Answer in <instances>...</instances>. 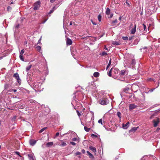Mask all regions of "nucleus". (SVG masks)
Listing matches in <instances>:
<instances>
[{
    "label": "nucleus",
    "mask_w": 160,
    "mask_h": 160,
    "mask_svg": "<svg viewBox=\"0 0 160 160\" xmlns=\"http://www.w3.org/2000/svg\"><path fill=\"white\" fill-rule=\"evenodd\" d=\"M108 100L107 98H102L99 101V103L103 105H106L108 103Z\"/></svg>",
    "instance_id": "1"
},
{
    "label": "nucleus",
    "mask_w": 160,
    "mask_h": 160,
    "mask_svg": "<svg viewBox=\"0 0 160 160\" xmlns=\"http://www.w3.org/2000/svg\"><path fill=\"white\" fill-rule=\"evenodd\" d=\"M127 72L126 70H122L121 71L120 73L118 75V76L117 78H118L119 80H123L121 78H119L122 77V78L124 77L125 74Z\"/></svg>",
    "instance_id": "2"
},
{
    "label": "nucleus",
    "mask_w": 160,
    "mask_h": 160,
    "mask_svg": "<svg viewBox=\"0 0 160 160\" xmlns=\"http://www.w3.org/2000/svg\"><path fill=\"white\" fill-rule=\"evenodd\" d=\"M41 2L39 1L36 2L34 5L33 9L34 10H38L40 6Z\"/></svg>",
    "instance_id": "3"
},
{
    "label": "nucleus",
    "mask_w": 160,
    "mask_h": 160,
    "mask_svg": "<svg viewBox=\"0 0 160 160\" xmlns=\"http://www.w3.org/2000/svg\"><path fill=\"white\" fill-rule=\"evenodd\" d=\"M13 77L17 79V82L20 83L21 82V80L20 79L19 74L18 73H15L13 74Z\"/></svg>",
    "instance_id": "4"
},
{
    "label": "nucleus",
    "mask_w": 160,
    "mask_h": 160,
    "mask_svg": "<svg viewBox=\"0 0 160 160\" xmlns=\"http://www.w3.org/2000/svg\"><path fill=\"white\" fill-rule=\"evenodd\" d=\"M137 106L134 104H131L129 105V110H132L137 107Z\"/></svg>",
    "instance_id": "5"
},
{
    "label": "nucleus",
    "mask_w": 160,
    "mask_h": 160,
    "mask_svg": "<svg viewBox=\"0 0 160 160\" xmlns=\"http://www.w3.org/2000/svg\"><path fill=\"white\" fill-rule=\"evenodd\" d=\"M129 124V122H128L126 124L123 123L122 125V128L124 129H127L128 127Z\"/></svg>",
    "instance_id": "6"
},
{
    "label": "nucleus",
    "mask_w": 160,
    "mask_h": 160,
    "mask_svg": "<svg viewBox=\"0 0 160 160\" xmlns=\"http://www.w3.org/2000/svg\"><path fill=\"white\" fill-rule=\"evenodd\" d=\"M153 125L154 127H156L158 125V124L159 122V119L157 118L156 120L154 119L153 120Z\"/></svg>",
    "instance_id": "7"
},
{
    "label": "nucleus",
    "mask_w": 160,
    "mask_h": 160,
    "mask_svg": "<svg viewBox=\"0 0 160 160\" xmlns=\"http://www.w3.org/2000/svg\"><path fill=\"white\" fill-rule=\"evenodd\" d=\"M66 43L67 45H71L72 44V41L71 39L68 38L66 40Z\"/></svg>",
    "instance_id": "8"
},
{
    "label": "nucleus",
    "mask_w": 160,
    "mask_h": 160,
    "mask_svg": "<svg viewBox=\"0 0 160 160\" xmlns=\"http://www.w3.org/2000/svg\"><path fill=\"white\" fill-rule=\"evenodd\" d=\"M36 141L34 139H30L29 141V143L32 146H34L36 143Z\"/></svg>",
    "instance_id": "9"
},
{
    "label": "nucleus",
    "mask_w": 160,
    "mask_h": 160,
    "mask_svg": "<svg viewBox=\"0 0 160 160\" xmlns=\"http://www.w3.org/2000/svg\"><path fill=\"white\" fill-rule=\"evenodd\" d=\"M28 156L30 160H35L33 155L32 154H28Z\"/></svg>",
    "instance_id": "10"
},
{
    "label": "nucleus",
    "mask_w": 160,
    "mask_h": 160,
    "mask_svg": "<svg viewBox=\"0 0 160 160\" xmlns=\"http://www.w3.org/2000/svg\"><path fill=\"white\" fill-rule=\"evenodd\" d=\"M136 26H137L136 24H135L134 28H133L131 30V33L134 34L135 33L136 31Z\"/></svg>",
    "instance_id": "11"
},
{
    "label": "nucleus",
    "mask_w": 160,
    "mask_h": 160,
    "mask_svg": "<svg viewBox=\"0 0 160 160\" xmlns=\"http://www.w3.org/2000/svg\"><path fill=\"white\" fill-rule=\"evenodd\" d=\"M58 145L62 147L65 146L67 145L66 143L62 141H61L60 142L58 143Z\"/></svg>",
    "instance_id": "12"
},
{
    "label": "nucleus",
    "mask_w": 160,
    "mask_h": 160,
    "mask_svg": "<svg viewBox=\"0 0 160 160\" xmlns=\"http://www.w3.org/2000/svg\"><path fill=\"white\" fill-rule=\"evenodd\" d=\"M27 80L28 83L29 84H30L32 81V78L31 77L29 76H28L27 77Z\"/></svg>",
    "instance_id": "13"
},
{
    "label": "nucleus",
    "mask_w": 160,
    "mask_h": 160,
    "mask_svg": "<svg viewBox=\"0 0 160 160\" xmlns=\"http://www.w3.org/2000/svg\"><path fill=\"white\" fill-rule=\"evenodd\" d=\"M89 148L94 153L96 152V149L95 147H93L92 146H90L89 147Z\"/></svg>",
    "instance_id": "14"
},
{
    "label": "nucleus",
    "mask_w": 160,
    "mask_h": 160,
    "mask_svg": "<svg viewBox=\"0 0 160 160\" xmlns=\"http://www.w3.org/2000/svg\"><path fill=\"white\" fill-rule=\"evenodd\" d=\"M138 127H133L129 131L130 132H134L138 129Z\"/></svg>",
    "instance_id": "15"
},
{
    "label": "nucleus",
    "mask_w": 160,
    "mask_h": 160,
    "mask_svg": "<svg viewBox=\"0 0 160 160\" xmlns=\"http://www.w3.org/2000/svg\"><path fill=\"white\" fill-rule=\"evenodd\" d=\"M53 143L52 142H48L46 143V146L47 147H50L53 145Z\"/></svg>",
    "instance_id": "16"
},
{
    "label": "nucleus",
    "mask_w": 160,
    "mask_h": 160,
    "mask_svg": "<svg viewBox=\"0 0 160 160\" xmlns=\"http://www.w3.org/2000/svg\"><path fill=\"white\" fill-rule=\"evenodd\" d=\"M112 44L115 45H118L120 44V43L119 42L114 41L112 42Z\"/></svg>",
    "instance_id": "17"
},
{
    "label": "nucleus",
    "mask_w": 160,
    "mask_h": 160,
    "mask_svg": "<svg viewBox=\"0 0 160 160\" xmlns=\"http://www.w3.org/2000/svg\"><path fill=\"white\" fill-rule=\"evenodd\" d=\"M113 72L114 73V74L116 75L117 74H118L119 72V70L118 68H114V70L113 71Z\"/></svg>",
    "instance_id": "18"
},
{
    "label": "nucleus",
    "mask_w": 160,
    "mask_h": 160,
    "mask_svg": "<svg viewBox=\"0 0 160 160\" xmlns=\"http://www.w3.org/2000/svg\"><path fill=\"white\" fill-rule=\"evenodd\" d=\"M93 76L97 78L99 76V73L98 72H95L93 73Z\"/></svg>",
    "instance_id": "19"
},
{
    "label": "nucleus",
    "mask_w": 160,
    "mask_h": 160,
    "mask_svg": "<svg viewBox=\"0 0 160 160\" xmlns=\"http://www.w3.org/2000/svg\"><path fill=\"white\" fill-rule=\"evenodd\" d=\"M32 67V65H30L28 66L27 67H26V72H28L31 68Z\"/></svg>",
    "instance_id": "20"
},
{
    "label": "nucleus",
    "mask_w": 160,
    "mask_h": 160,
    "mask_svg": "<svg viewBox=\"0 0 160 160\" xmlns=\"http://www.w3.org/2000/svg\"><path fill=\"white\" fill-rule=\"evenodd\" d=\"M117 22V20L116 19L112 21L111 23L112 26H114L115 25V23H116Z\"/></svg>",
    "instance_id": "21"
},
{
    "label": "nucleus",
    "mask_w": 160,
    "mask_h": 160,
    "mask_svg": "<svg viewBox=\"0 0 160 160\" xmlns=\"http://www.w3.org/2000/svg\"><path fill=\"white\" fill-rule=\"evenodd\" d=\"M106 13L107 15H109L110 13V9L109 8H107L106 11Z\"/></svg>",
    "instance_id": "22"
},
{
    "label": "nucleus",
    "mask_w": 160,
    "mask_h": 160,
    "mask_svg": "<svg viewBox=\"0 0 160 160\" xmlns=\"http://www.w3.org/2000/svg\"><path fill=\"white\" fill-rule=\"evenodd\" d=\"M87 153L89 156L90 158H93V156L91 153H90L88 151H87Z\"/></svg>",
    "instance_id": "23"
},
{
    "label": "nucleus",
    "mask_w": 160,
    "mask_h": 160,
    "mask_svg": "<svg viewBox=\"0 0 160 160\" xmlns=\"http://www.w3.org/2000/svg\"><path fill=\"white\" fill-rule=\"evenodd\" d=\"M36 48L37 50L39 52H40L41 49V47L39 46H36Z\"/></svg>",
    "instance_id": "24"
},
{
    "label": "nucleus",
    "mask_w": 160,
    "mask_h": 160,
    "mask_svg": "<svg viewBox=\"0 0 160 160\" xmlns=\"http://www.w3.org/2000/svg\"><path fill=\"white\" fill-rule=\"evenodd\" d=\"M139 41V39L138 38L134 40V43L135 44H137Z\"/></svg>",
    "instance_id": "25"
},
{
    "label": "nucleus",
    "mask_w": 160,
    "mask_h": 160,
    "mask_svg": "<svg viewBox=\"0 0 160 160\" xmlns=\"http://www.w3.org/2000/svg\"><path fill=\"white\" fill-rule=\"evenodd\" d=\"M136 63L135 59H133L132 60V62L131 63V65L133 66L135 65Z\"/></svg>",
    "instance_id": "26"
},
{
    "label": "nucleus",
    "mask_w": 160,
    "mask_h": 160,
    "mask_svg": "<svg viewBox=\"0 0 160 160\" xmlns=\"http://www.w3.org/2000/svg\"><path fill=\"white\" fill-rule=\"evenodd\" d=\"M117 115L120 119L121 118V113L120 112H118L117 113Z\"/></svg>",
    "instance_id": "27"
},
{
    "label": "nucleus",
    "mask_w": 160,
    "mask_h": 160,
    "mask_svg": "<svg viewBox=\"0 0 160 160\" xmlns=\"http://www.w3.org/2000/svg\"><path fill=\"white\" fill-rule=\"evenodd\" d=\"M84 129L85 131L87 132H88L90 131V128H88L86 126H84Z\"/></svg>",
    "instance_id": "28"
},
{
    "label": "nucleus",
    "mask_w": 160,
    "mask_h": 160,
    "mask_svg": "<svg viewBox=\"0 0 160 160\" xmlns=\"http://www.w3.org/2000/svg\"><path fill=\"white\" fill-rule=\"evenodd\" d=\"M112 68L108 73V75L109 77H111L112 76Z\"/></svg>",
    "instance_id": "29"
},
{
    "label": "nucleus",
    "mask_w": 160,
    "mask_h": 160,
    "mask_svg": "<svg viewBox=\"0 0 160 160\" xmlns=\"http://www.w3.org/2000/svg\"><path fill=\"white\" fill-rule=\"evenodd\" d=\"M111 59H110V60L109 61L108 64V65L107 66V68H106V69L107 70L109 67L110 66V65L111 64Z\"/></svg>",
    "instance_id": "30"
},
{
    "label": "nucleus",
    "mask_w": 160,
    "mask_h": 160,
    "mask_svg": "<svg viewBox=\"0 0 160 160\" xmlns=\"http://www.w3.org/2000/svg\"><path fill=\"white\" fill-rule=\"evenodd\" d=\"M98 19L99 22H101L102 20V16L100 14L98 16Z\"/></svg>",
    "instance_id": "31"
},
{
    "label": "nucleus",
    "mask_w": 160,
    "mask_h": 160,
    "mask_svg": "<svg viewBox=\"0 0 160 160\" xmlns=\"http://www.w3.org/2000/svg\"><path fill=\"white\" fill-rule=\"evenodd\" d=\"M133 95L134 94L133 93H131L130 94H129L128 95H127V96L129 98H132V97L133 96Z\"/></svg>",
    "instance_id": "32"
},
{
    "label": "nucleus",
    "mask_w": 160,
    "mask_h": 160,
    "mask_svg": "<svg viewBox=\"0 0 160 160\" xmlns=\"http://www.w3.org/2000/svg\"><path fill=\"white\" fill-rule=\"evenodd\" d=\"M38 83L37 82H34L33 83V86L37 88H38Z\"/></svg>",
    "instance_id": "33"
},
{
    "label": "nucleus",
    "mask_w": 160,
    "mask_h": 160,
    "mask_svg": "<svg viewBox=\"0 0 160 160\" xmlns=\"http://www.w3.org/2000/svg\"><path fill=\"white\" fill-rule=\"evenodd\" d=\"M47 128H43L41 129L39 131V133H41L43 131H44Z\"/></svg>",
    "instance_id": "34"
},
{
    "label": "nucleus",
    "mask_w": 160,
    "mask_h": 160,
    "mask_svg": "<svg viewBox=\"0 0 160 160\" xmlns=\"http://www.w3.org/2000/svg\"><path fill=\"white\" fill-rule=\"evenodd\" d=\"M99 123H101L102 125V119H100L98 122Z\"/></svg>",
    "instance_id": "35"
},
{
    "label": "nucleus",
    "mask_w": 160,
    "mask_h": 160,
    "mask_svg": "<svg viewBox=\"0 0 160 160\" xmlns=\"http://www.w3.org/2000/svg\"><path fill=\"white\" fill-rule=\"evenodd\" d=\"M107 54V53L106 52H105V51H104V52H102V53L100 55L102 56H104L105 55H106Z\"/></svg>",
    "instance_id": "36"
},
{
    "label": "nucleus",
    "mask_w": 160,
    "mask_h": 160,
    "mask_svg": "<svg viewBox=\"0 0 160 160\" xmlns=\"http://www.w3.org/2000/svg\"><path fill=\"white\" fill-rule=\"evenodd\" d=\"M24 49H23L20 52V55H22L24 53Z\"/></svg>",
    "instance_id": "37"
},
{
    "label": "nucleus",
    "mask_w": 160,
    "mask_h": 160,
    "mask_svg": "<svg viewBox=\"0 0 160 160\" xmlns=\"http://www.w3.org/2000/svg\"><path fill=\"white\" fill-rule=\"evenodd\" d=\"M91 136L92 137H93V138H97L98 137L97 135H95L94 134H93V133L91 134Z\"/></svg>",
    "instance_id": "38"
},
{
    "label": "nucleus",
    "mask_w": 160,
    "mask_h": 160,
    "mask_svg": "<svg viewBox=\"0 0 160 160\" xmlns=\"http://www.w3.org/2000/svg\"><path fill=\"white\" fill-rule=\"evenodd\" d=\"M122 38L124 40H127L128 39L127 37H123Z\"/></svg>",
    "instance_id": "39"
},
{
    "label": "nucleus",
    "mask_w": 160,
    "mask_h": 160,
    "mask_svg": "<svg viewBox=\"0 0 160 160\" xmlns=\"http://www.w3.org/2000/svg\"><path fill=\"white\" fill-rule=\"evenodd\" d=\"M19 58L21 60H22V61H24V58L23 57L22 55H20Z\"/></svg>",
    "instance_id": "40"
},
{
    "label": "nucleus",
    "mask_w": 160,
    "mask_h": 160,
    "mask_svg": "<svg viewBox=\"0 0 160 160\" xmlns=\"http://www.w3.org/2000/svg\"><path fill=\"white\" fill-rule=\"evenodd\" d=\"M70 143L72 145L75 146L76 145V144L75 142H70Z\"/></svg>",
    "instance_id": "41"
},
{
    "label": "nucleus",
    "mask_w": 160,
    "mask_h": 160,
    "mask_svg": "<svg viewBox=\"0 0 160 160\" xmlns=\"http://www.w3.org/2000/svg\"><path fill=\"white\" fill-rule=\"evenodd\" d=\"M12 9V8L10 6H8L7 8V10L8 11L11 10Z\"/></svg>",
    "instance_id": "42"
},
{
    "label": "nucleus",
    "mask_w": 160,
    "mask_h": 160,
    "mask_svg": "<svg viewBox=\"0 0 160 160\" xmlns=\"http://www.w3.org/2000/svg\"><path fill=\"white\" fill-rule=\"evenodd\" d=\"M81 154V153L80 152H76V153H75V155H80Z\"/></svg>",
    "instance_id": "43"
},
{
    "label": "nucleus",
    "mask_w": 160,
    "mask_h": 160,
    "mask_svg": "<svg viewBox=\"0 0 160 160\" xmlns=\"http://www.w3.org/2000/svg\"><path fill=\"white\" fill-rule=\"evenodd\" d=\"M72 140L73 141H76L77 140V138H73L72 139Z\"/></svg>",
    "instance_id": "44"
},
{
    "label": "nucleus",
    "mask_w": 160,
    "mask_h": 160,
    "mask_svg": "<svg viewBox=\"0 0 160 160\" xmlns=\"http://www.w3.org/2000/svg\"><path fill=\"white\" fill-rule=\"evenodd\" d=\"M41 37L39 39V40L38 41V42L37 43L38 44H40L41 43Z\"/></svg>",
    "instance_id": "45"
},
{
    "label": "nucleus",
    "mask_w": 160,
    "mask_h": 160,
    "mask_svg": "<svg viewBox=\"0 0 160 160\" xmlns=\"http://www.w3.org/2000/svg\"><path fill=\"white\" fill-rule=\"evenodd\" d=\"M155 89V88H152V89H151L148 92H152L153 91V90Z\"/></svg>",
    "instance_id": "46"
},
{
    "label": "nucleus",
    "mask_w": 160,
    "mask_h": 160,
    "mask_svg": "<svg viewBox=\"0 0 160 160\" xmlns=\"http://www.w3.org/2000/svg\"><path fill=\"white\" fill-rule=\"evenodd\" d=\"M12 91H13L14 92H16L17 91V90L15 89H12L11 91H10V92H11Z\"/></svg>",
    "instance_id": "47"
},
{
    "label": "nucleus",
    "mask_w": 160,
    "mask_h": 160,
    "mask_svg": "<svg viewBox=\"0 0 160 160\" xmlns=\"http://www.w3.org/2000/svg\"><path fill=\"white\" fill-rule=\"evenodd\" d=\"M24 19L23 18H20V21L21 22H23V19Z\"/></svg>",
    "instance_id": "48"
},
{
    "label": "nucleus",
    "mask_w": 160,
    "mask_h": 160,
    "mask_svg": "<svg viewBox=\"0 0 160 160\" xmlns=\"http://www.w3.org/2000/svg\"><path fill=\"white\" fill-rule=\"evenodd\" d=\"M143 26L144 30V31H145L146 29V25L144 24H143Z\"/></svg>",
    "instance_id": "49"
},
{
    "label": "nucleus",
    "mask_w": 160,
    "mask_h": 160,
    "mask_svg": "<svg viewBox=\"0 0 160 160\" xmlns=\"http://www.w3.org/2000/svg\"><path fill=\"white\" fill-rule=\"evenodd\" d=\"M76 112H77V114H78V115L79 116L81 115L80 113H79V112L78 110H77L76 111Z\"/></svg>",
    "instance_id": "50"
},
{
    "label": "nucleus",
    "mask_w": 160,
    "mask_h": 160,
    "mask_svg": "<svg viewBox=\"0 0 160 160\" xmlns=\"http://www.w3.org/2000/svg\"><path fill=\"white\" fill-rule=\"evenodd\" d=\"M15 153H16V154H17V155H19V156H20V153H19V152H17V151H16V152H15Z\"/></svg>",
    "instance_id": "51"
},
{
    "label": "nucleus",
    "mask_w": 160,
    "mask_h": 160,
    "mask_svg": "<svg viewBox=\"0 0 160 160\" xmlns=\"http://www.w3.org/2000/svg\"><path fill=\"white\" fill-rule=\"evenodd\" d=\"M133 37H130L129 38V40H131L132 39H133Z\"/></svg>",
    "instance_id": "52"
},
{
    "label": "nucleus",
    "mask_w": 160,
    "mask_h": 160,
    "mask_svg": "<svg viewBox=\"0 0 160 160\" xmlns=\"http://www.w3.org/2000/svg\"><path fill=\"white\" fill-rule=\"evenodd\" d=\"M59 133L58 132H57L55 135L56 137L58 136L59 135Z\"/></svg>",
    "instance_id": "53"
},
{
    "label": "nucleus",
    "mask_w": 160,
    "mask_h": 160,
    "mask_svg": "<svg viewBox=\"0 0 160 160\" xmlns=\"http://www.w3.org/2000/svg\"><path fill=\"white\" fill-rule=\"evenodd\" d=\"M82 152L83 153H84L85 152V150L84 149H82Z\"/></svg>",
    "instance_id": "54"
},
{
    "label": "nucleus",
    "mask_w": 160,
    "mask_h": 160,
    "mask_svg": "<svg viewBox=\"0 0 160 160\" xmlns=\"http://www.w3.org/2000/svg\"><path fill=\"white\" fill-rule=\"evenodd\" d=\"M53 11V10H51L50 11V12H49V14H51V13H52Z\"/></svg>",
    "instance_id": "55"
},
{
    "label": "nucleus",
    "mask_w": 160,
    "mask_h": 160,
    "mask_svg": "<svg viewBox=\"0 0 160 160\" xmlns=\"http://www.w3.org/2000/svg\"><path fill=\"white\" fill-rule=\"evenodd\" d=\"M19 24H18L16 26V28H18V27H19Z\"/></svg>",
    "instance_id": "56"
},
{
    "label": "nucleus",
    "mask_w": 160,
    "mask_h": 160,
    "mask_svg": "<svg viewBox=\"0 0 160 160\" xmlns=\"http://www.w3.org/2000/svg\"><path fill=\"white\" fill-rule=\"evenodd\" d=\"M8 87V85H7V84L5 85L4 87H5V89H6Z\"/></svg>",
    "instance_id": "57"
},
{
    "label": "nucleus",
    "mask_w": 160,
    "mask_h": 160,
    "mask_svg": "<svg viewBox=\"0 0 160 160\" xmlns=\"http://www.w3.org/2000/svg\"><path fill=\"white\" fill-rule=\"evenodd\" d=\"M126 4H127L128 6H130V5L129 3V2H126Z\"/></svg>",
    "instance_id": "58"
},
{
    "label": "nucleus",
    "mask_w": 160,
    "mask_h": 160,
    "mask_svg": "<svg viewBox=\"0 0 160 160\" xmlns=\"http://www.w3.org/2000/svg\"><path fill=\"white\" fill-rule=\"evenodd\" d=\"M47 19H46V20H45L44 21H43V22H42V24H44V23H45V22H46L47 21Z\"/></svg>",
    "instance_id": "59"
},
{
    "label": "nucleus",
    "mask_w": 160,
    "mask_h": 160,
    "mask_svg": "<svg viewBox=\"0 0 160 160\" xmlns=\"http://www.w3.org/2000/svg\"><path fill=\"white\" fill-rule=\"evenodd\" d=\"M56 0H50V2L51 3L53 2Z\"/></svg>",
    "instance_id": "60"
},
{
    "label": "nucleus",
    "mask_w": 160,
    "mask_h": 160,
    "mask_svg": "<svg viewBox=\"0 0 160 160\" xmlns=\"http://www.w3.org/2000/svg\"><path fill=\"white\" fill-rule=\"evenodd\" d=\"M92 24H93V25H96V23L95 22H93V21H92Z\"/></svg>",
    "instance_id": "61"
},
{
    "label": "nucleus",
    "mask_w": 160,
    "mask_h": 160,
    "mask_svg": "<svg viewBox=\"0 0 160 160\" xmlns=\"http://www.w3.org/2000/svg\"><path fill=\"white\" fill-rule=\"evenodd\" d=\"M105 49L106 50H108V48L106 47V46H105Z\"/></svg>",
    "instance_id": "62"
},
{
    "label": "nucleus",
    "mask_w": 160,
    "mask_h": 160,
    "mask_svg": "<svg viewBox=\"0 0 160 160\" xmlns=\"http://www.w3.org/2000/svg\"><path fill=\"white\" fill-rule=\"evenodd\" d=\"M113 15V14H111V15H110V18H112V17Z\"/></svg>",
    "instance_id": "63"
},
{
    "label": "nucleus",
    "mask_w": 160,
    "mask_h": 160,
    "mask_svg": "<svg viewBox=\"0 0 160 160\" xmlns=\"http://www.w3.org/2000/svg\"><path fill=\"white\" fill-rule=\"evenodd\" d=\"M121 18H122L121 17H120L119 18V19L120 20H121Z\"/></svg>",
    "instance_id": "64"
}]
</instances>
